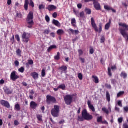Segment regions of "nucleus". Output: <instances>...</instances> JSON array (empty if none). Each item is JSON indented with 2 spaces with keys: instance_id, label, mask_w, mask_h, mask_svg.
<instances>
[{
  "instance_id": "nucleus-33",
  "label": "nucleus",
  "mask_w": 128,
  "mask_h": 128,
  "mask_svg": "<svg viewBox=\"0 0 128 128\" xmlns=\"http://www.w3.org/2000/svg\"><path fill=\"white\" fill-rule=\"evenodd\" d=\"M102 110L106 114H110V111H108V110L106 108H102Z\"/></svg>"
},
{
  "instance_id": "nucleus-29",
  "label": "nucleus",
  "mask_w": 128,
  "mask_h": 128,
  "mask_svg": "<svg viewBox=\"0 0 128 128\" xmlns=\"http://www.w3.org/2000/svg\"><path fill=\"white\" fill-rule=\"evenodd\" d=\"M14 110H15L20 112V104H16L15 105Z\"/></svg>"
},
{
  "instance_id": "nucleus-12",
  "label": "nucleus",
  "mask_w": 128,
  "mask_h": 128,
  "mask_svg": "<svg viewBox=\"0 0 128 128\" xmlns=\"http://www.w3.org/2000/svg\"><path fill=\"white\" fill-rule=\"evenodd\" d=\"M38 104H36L35 102L32 101L30 103V107L32 110H36V108H38Z\"/></svg>"
},
{
  "instance_id": "nucleus-52",
  "label": "nucleus",
  "mask_w": 128,
  "mask_h": 128,
  "mask_svg": "<svg viewBox=\"0 0 128 128\" xmlns=\"http://www.w3.org/2000/svg\"><path fill=\"white\" fill-rule=\"evenodd\" d=\"M44 32L46 34H48L50 32V29L46 30H44Z\"/></svg>"
},
{
  "instance_id": "nucleus-15",
  "label": "nucleus",
  "mask_w": 128,
  "mask_h": 128,
  "mask_svg": "<svg viewBox=\"0 0 128 128\" xmlns=\"http://www.w3.org/2000/svg\"><path fill=\"white\" fill-rule=\"evenodd\" d=\"M59 70L62 71V72L66 74V70H68V67H66V66H62L59 68Z\"/></svg>"
},
{
  "instance_id": "nucleus-27",
  "label": "nucleus",
  "mask_w": 128,
  "mask_h": 128,
  "mask_svg": "<svg viewBox=\"0 0 128 128\" xmlns=\"http://www.w3.org/2000/svg\"><path fill=\"white\" fill-rule=\"evenodd\" d=\"M57 34L60 36H62L64 34V31L63 30L60 29L57 31Z\"/></svg>"
},
{
  "instance_id": "nucleus-47",
  "label": "nucleus",
  "mask_w": 128,
  "mask_h": 128,
  "mask_svg": "<svg viewBox=\"0 0 128 128\" xmlns=\"http://www.w3.org/2000/svg\"><path fill=\"white\" fill-rule=\"evenodd\" d=\"M46 20L47 22H50V16H46Z\"/></svg>"
},
{
  "instance_id": "nucleus-18",
  "label": "nucleus",
  "mask_w": 128,
  "mask_h": 128,
  "mask_svg": "<svg viewBox=\"0 0 128 128\" xmlns=\"http://www.w3.org/2000/svg\"><path fill=\"white\" fill-rule=\"evenodd\" d=\"M28 4H30V2L28 0H25L24 8L26 11H28Z\"/></svg>"
},
{
  "instance_id": "nucleus-31",
  "label": "nucleus",
  "mask_w": 128,
  "mask_h": 128,
  "mask_svg": "<svg viewBox=\"0 0 128 128\" xmlns=\"http://www.w3.org/2000/svg\"><path fill=\"white\" fill-rule=\"evenodd\" d=\"M104 42H106V37L104 36H102L100 38V44H104Z\"/></svg>"
},
{
  "instance_id": "nucleus-24",
  "label": "nucleus",
  "mask_w": 128,
  "mask_h": 128,
  "mask_svg": "<svg viewBox=\"0 0 128 128\" xmlns=\"http://www.w3.org/2000/svg\"><path fill=\"white\" fill-rule=\"evenodd\" d=\"M71 24L74 28H76V18H73L72 19Z\"/></svg>"
},
{
  "instance_id": "nucleus-54",
  "label": "nucleus",
  "mask_w": 128,
  "mask_h": 128,
  "mask_svg": "<svg viewBox=\"0 0 128 128\" xmlns=\"http://www.w3.org/2000/svg\"><path fill=\"white\" fill-rule=\"evenodd\" d=\"M14 124L15 126H18L20 124V122H18V120H15L14 121Z\"/></svg>"
},
{
  "instance_id": "nucleus-58",
  "label": "nucleus",
  "mask_w": 128,
  "mask_h": 128,
  "mask_svg": "<svg viewBox=\"0 0 128 128\" xmlns=\"http://www.w3.org/2000/svg\"><path fill=\"white\" fill-rule=\"evenodd\" d=\"M79 58L80 60L82 61V64H84V62H86V60L84 58H82L80 57Z\"/></svg>"
},
{
  "instance_id": "nucleus-28",
  "label": "nucleus",
  "mask_w": 128,
  "mask_h": 128,
  "mask_svg": "<svg viewBox=\"0 0 128 128\" xmlns=\"http://www.w3.org/2000/svg\"><path fill=\"white\" fill-rule=\"evenodd\" d=\"M120 76L121 78H123L124 80H126L128 78V74L126 72H122L120 74Z\"/></svg>"
},
{
  "instance_id": "nucleus-64",
  "label": "nucleus",
  "mask_w": 128,
  "mask_h": 128,
  "mask_svg": "<svg viewBox=\"0 0 128 128\" xmlns=\"http://www.w3.org/2000/svg\"><path fill=\"white\" fill-rule=\"evenodd\" d=\"M124 128H128V124H124L123 125Z\"/></svg>"
},
{
  "instance_id": "nucleus-16",
  "label": "nucleus",
  "mask_w": 128,
  "mask_h": 128,
  "mask_svg": "<svg viewBox=\"0 0 128 128\" xmlns=\"http://www.w3.org/2000/svg\"><path fill=\"white\" fill-rule=\"evenodd\" d=\"M104 8L106 10H112V12L116 14V10L108 6H104Z\"/></svg>"
},
{
  "instance_id": "nucleus-53",
  "label": "nucleus",
  "mask_w": 128,
  "mask_h": 128,
  "mask_svg": "<svg viewBox=\"0 0 128 128\" xmlns=\"http://www.w3.org/2000/svg\"><path fill=\"white\" fill-rule=\"evenodd\" d=\"M118 104L120 108H122V101L119 100L118 102Z\"/></svg>"
},
{
  "instance_id": "nucleus-42",
  "label": "nucleus",
  "mask_w": 128,
  "mask_h": 128,
  "mask_svg": "<svg viewBox=\"0 0 128 128\" xmlns=\"http://www.w3.org/2000/svg\"><path fill=\"white\" fill-rule=\"evenodd\" d=\"M78 78H79L80 80H82V78H84V77L82 73L78 74Z\"/></svg>"
},
{
  "instance_id": "nucleus-32",
  "label": "nucleus",
  "mask_w": 128,
  "mask_h": 128,
  "mask_svg": "<svg viewBox=\"0 0 128 128\" xmlns=\"http://www.w3.org/2000/svg\"><path fill=\"white\" fill-rule=\"evenodd\" d=\"M58 87L59 89L60 88V90H66V85H64V84L60 85Z\"/></svg>"
},
{
  "instance_id": "nucleus-5",
  "label": "nucleus",
  "mask_w": 128,
  "mask_h": 128,
  "mask_svg": "<svg viewBox=\"0 0 128 128\" xmlns=\"http://www.w3.org/2000/svg\"><path fill=\"white\" fill-rule=\"evenodd\" d=\"M51 114L54 118H58L60 116V106H54V108L52 110Z\"/></svg>"
},
{
  "instance_id": "nucleus-26",
  "label": "nucleus",
  "mask_w": 128,
  "mask_h": 128,
  "mask_svg": "<svg viewBox=\"0 0 128 128\" xmlns=\"http://www.w3.org/2000/svg\"><path fill=\"white\" fill-rule=\"evenodd\" d=\"M56 60H60V52H57V55L54 57Z\"/></svg>"
},
{
  "instance_id": "nucleus-23",
  "label": "nucleus",
  "mask_w": 128,
  "mask_h": 128,
  "mask_svg": "<svg viewBox=\"0 0 128 128\" xmlns=\"http://www.w3.org/2000/svg\"><path fill=\"white\" fill-rule=\"evenodd\" d=\"M48 10H49V12H52V10H56V6L54 5H50L48 6Z\"/></svg>"
},
{
  "instance_id": "nucleus-51",
  "label": "nucleus",
  "mask_w": 128,
  "mask_h": 128,
  "mask_svg": "<svg viewBox=\"0 0 128 128\" xmlns=\"http://www.w3.org/2000/svg\"><path fill=\"white\" fill-rule=\"evenodd\" d=\"M79 16H80V18H84V12H80Z\"/></svg>"
},
{
  "instance_id": "nucleus-1",
  "label": "nucleus",
  "mask_w": 128,
  "mask_h": 128,
  "mask_svg": "<svg viewBox=\"0 0 128 128\" xmlns=\"http://www.w3.org/2000/svg\"><path fill=\"white\" fill-rule=\"evenodd\" d=\"M93 119L94 116L88 113V110L85 109L82 112V116H78V122H84V120L90 122Z\"/></svg>"
},
{
  "instance_id": "nucleus-17",
  "label": "nucleus",
  "mask_w": 128,
  "mask_h": 128,
  "mask_svg": "<svg viewBox=\"0 0 128 128\" xmlns=\"http://www.w3.org/2000/svg\"><path fill=\"white\" fill-rule=\"evenodd\" d=\"M110 24H112V20H109V22L105 26V30H108L110 28Z\"/></svg>"
},
{
  "instance_id": "nucleus-22",
  "label": "nucleus",
  "mask_w": 128,
  "mask_h": 128,
  "mask_svg": "<svg viewBox=\"0 0 128 128\" xmlns=\"http://www.w3.org/2000/svg\"><path fill=\"white\" fill-rule=\"evenodd\" d=\"M31 76L34 80H38V74L36 73V72L32 73Z\"/></svg>"
},
{
  "instance_id": "nucleus-62",
  "label": "nucleus",
  "mask_w": 128,
  "mask_h": 128,
  "mask_svg": "<svg viewBox=\"0 0 128 128\" xmlns=\"http://www.w3.org/2000/svg\"><path fill=\"white\" fill-rule=\"evenodd\" d=\"M94 48H91L90 50V54H94Z\"/></svg>"
},
{
  "instance_id": "nucleus-6",
  "label": "nucleus",
  "mask_w": 128,
  "mask_h": 128,
  "mask_svg": "<svg viewBox=\"0 0 128 128\" xmlns=\"http://www.w3.org/2000/svg\"><path fill=\"white\" fill-rule=\"evenodd\" d=\"M30 34L24 32L22 35V42H25V44H28L30 40Z\"/></svg>"
},
{
  "instance_id": "nucleus-36",
  "label": "nucleus",
  "mask_w": 128,
  "mask_h": 128,
  "mask_svg": "<svg viewBox=\"0 0 128 128\" xmlns=\"http://www.w3.org/2000/svg\"><path fill=\"white\" fill-rule=\"evenodd\" d=\"M102 116H100V117H98L97 118V122H100L102 124Z\"/></svg>"
},
{
  "instance_id": "nucleus-14",
  "label": "nucleus",
  "mask_w": 128,
  "mask_h": 128,
  "mask_svg": "<svg viewBox=\"0 0 128 128\" xmlns=\"http://www.w3.org/2000/svg\"><path fill=\"white\" fill-rule=\"evenodd\" d=\"M88 104L89 108H90V110H91L93 112H96V109L94 108V105L92 104V102H90V100H88Z\"/></svg>"
},
{
  "instance_id": "nucleus-34",
  "label": "nucleus",
  "mask_w": 128,
  "mask_h": 128,
  "mask_svg": "<svg viewBox=\"0 0 128 128\" xmlns=\"http://www.w3.org/2000/svg\"><path fill=\"white\" fill-rule=\"evenodd\" d=\"M24 67H21L18 69L19 72H21V74H24Z\"/></svg>"
},
{
  "instance_id": "nucleus-38",
  "label": "nucleus",
  "mask_w": 128,
  "mask_h": 128,
  "mask_svg": "<svg viewBox=\"0 0 128 128\" xmlns=\"http://www.w3.org/2000/svg\"><path fill=\"white\" fill-rule=\"evenodd\" d=\"M46 70L43 69L42 71V78H44V76H46Z\"/></svg>"
},
{
  "instance_id": "nucleus-45",
  "label": "nucleus",
  "mask_w": 128,
  "mask_h": 128,
  "mask_svg": "<svg viewBox=\"0 0 128 128\" xmlns=\"http://www.w3.org/2000/svg\"><path fill=\"white\" fill-rule=\"evenodd\" d=\"M78 52L79 54V56H82V55L84 54V52L82 50H78Z\"/></svg>"
},
{
  "instance_id": "nucleus-63",
  "label": "nucleus",
  "mask_w": 128,
  "mask_h": 128,
  "mask_svg": "<svg viewBox=\"0 0 128 128\" xmlns=\"http://www.w3.org/2000/svg\"><path fill=\"white\" fill-rule=\"evenodd\" d=\"M28 64H31V65L34 64V60H28Z\"/></svg>"
},
{
  "instance_id": "nucleus-39",
  "label": "nucleus",
  "mask_w": 128,
  "mask_h": 128,
  "mask_svg": "<svg viewBox=\"0 0 128 128\" xmlns=\"http://www.w3.org/2000/svg\"><path fill=\"white\" fill-rule=\"evenodd\" d=\"M16 52L18 56H22V50H20L18 49L16 50Z\"/></svg>"
},
{
  "instance_id": "nucleus-25",
  "label": "nucleus",
  "mask_w": 128,
  "mask_h": 128,
  "mask_svg": "<svg viewBox=\"0 0 128 128\" xmlns=\"http://www.w3.org/2000/svg\"><path fill=\"white\" fill-rule=\"evenodd\" d=\"M106 100L108 102H110V92L107 91L106 92Z\"/></svg>"
},
{
  "instance_id": "nucleus-59",
  "label": "nucleus",
  "mask_w": 128,
  "mask_h": 128,
  "mask_svg": "<svg viewBox=\"0 0 128 128\" xmlns=\"http://www.w3.org/2000/svg\"><path fill=\"white\" fill-rule=\"evenodd\" d=\"M95 0H84V2L88 3V2H95Z\"/></svg>"
},
{
  "instance_id": "nucleus-11",
  "label": "nucleus",
  "mask_w": 128,
  "mask_h": 128,
  "mask_svg": "<svg viewBox=\"0 0 128 128\" xmlns=\"http://www.w3.org/2000/svg\"><path fill=\"white\" fill-rule=\"evenodd\" d=\"M93 4L96 10H102V6H100V4L98 2H96V0H95L93 2Z\"/></svg>"
},
{
  "instance_id": "nucleus-21",
  "label": "nucleus",
  "mask_w": 128,
  "mask_h": 128,
  "mask_svg": "<svg viewBox=\"0 0 128 128\" xmlns=\"http://www.w3.org/2000/svg\"><path fill=\"white\" fill-rule=\"evenodd\" d=\"M92 78L93 79V82H94L95 84H99L100 80L98 76H92Z\"/></svg>"
},
{
  "instance_id": "nucleus-13",
  "label": "nucleus",
  "mask_w": 128,
  "mask_h": 128,
  "mask_svg": "<svg viewBox=\"0 0 128 128\" xmlns=\"http://www.w3.org/2000/svg\"><path fill=\"white\" fill-rule=\"evenodd\" d=\"M4 92L6 94H12V92H14V91L12 90H11L10 89V88L8 87H6L4 88Z\"/></svg>"
},
{
  "instance_id": "nucleus-49",
  "label": "nucleus",
  "mask_w": 128,
  "mask_h": 128,
  "mask_svg": "<svg viewBox=\"0 0 128 128\" xmlns=\"http://www.w3.org/2000/svg\"><path fill=\"white\" fill-rule=\"evenodd\" d=\"M30 6H32V8H34V2L32 1V0H30Z\"/></svg>"
},
{
  "instance_id": "nucleus-43",
  "label": "nucleus",
  "mask_w": 128,
  "mask_h": 128,
  "mask_svg": "<svg viewBox=\"0 0 128 128\" xmlns=\"http://www.w3.org/2000/svg\"><path fill=\"white\" fill-rule=\"evenodd\" d=\"M10 40L12 44H14V35H13L12 38L10 39Z\"/></svg>"
},
{
  "instance_id": "nucleus-4",
  "label": "nucleus",
  "mask_w": 128,
  "mask_h": 128,
  "mask_svg": "<svg viewBox=\"0 0 128 128\" xmlns=\"http://www.w3.org/2000/svg\"><path fill=\"white\" fill-rule=\"evenodd\" d=\"M91 22H92V27L93 28H94L96 32H98V34H100L102 32V23H100L99 24V30H98V26L96 24V21H94V18H91Z\"/></svg>"
},
{
  "instance_id": "nucleus-50",
  "label": "nucleus",
  "mask_w": 128,
  "mask_h": 128,
  "mask_svg": "<svg viewBox=\"0 0 128 128\" xmlns=\"http://www.w3.org/2000/svg\"><path fill=\"white\" fill-rule=\"evenodd\" d=\"M111 82L112 84H116V79H112L111 80Z\"/></svg>"
},
{
  "instance_id": "nucleus-7",
  "label": "nucleus",
  "mask_w": 128,
  "mask_h": 128,
  "mask_svg": "<svg viewBox=\"0 0 128 128\" xmlns=\"http://www.w3.org/2000/svg\"><path fill=\"white\" fill-rule=\"evenodd\" d=\"M47 104H56V99L52 96L48 95L46 96Z\"/></svg>"
},
{
  "instance_id": "nucleus-35",
  "label": "nucleus",
  "mask_w": 128,
  "mask_h": 128,
  "mask_svg": "<svg viewBox=\"0 0 128 128\" xmlns=\"http://www.w3.org/2000/svg\"><path fill=\"white\" fill-rule=\"evenodd\" d=\"M39 122H42V116L40 114H38L36 116Z\"/></svg>"
},
{
  "instance_id": "nucleus-8",
  "label": "nucleus",
  "mask_w": 128,
  "mask_h": 128,
  "mask_svg": "<svg viewBox=\"0 0 128 128\" xmlns=\"http://www.w3.org/2000/svg\"><path fill=\"white\" fill-rule=\"evenodd\" d=\"M64 100L67 106H70L72 104V96L71 95L66 96Z\"/></svg>"
},
{
  "instance_id": "nucleus-2",
  "label": "nucleus",
  "mask_w": 128,
  "mask_h": 128,
  "mask_svg": "<svg viewBox=\"0 0 128 128\" xmlns=\"http://www.w3.org/2000/svg\"><path fill=\"white\" fill-rule=\"evenodd\" d=\"M120 26H122V28L120 29V32L123 38L128 42V34L126 32H128V25L124 23L119 24Z\"/></svg>"
},
{
  "instance_id": "nucleus-55",
  "label": "nucleus",
  "mask_w": 128,
  "mask_h": 128,
  "mask_svg": "<svg viewBox=\"0 0 128 128\" xmlns=\"http://www.w3.org/2000/svg\"><path fill=\"white\" fill-rule=\"evenodd\" d=\"M52 16L54 18H58V13L55 12L54 14H53Z\"/></svg>"
},
{
  "instance_id": "nucleus-44",
  "label": "nucleus",
  "mask_w": 128,
  "mask_h": 128,
  "mask_svg": "<svg viewBox=\"0 0 128 128\" xmlns=\"http://www.w3.org/2000/svg\"><path fill=\"white\" fill-rule=\"evenodd\" d=\"M15 38L18 42H20V36L18 34L15 35Z\"/></svg>"
},
{
  "instance_id": "nucleus-40",
  "label": "nucleus",
  "mask_w": 128,
  "mask_h": 128,
  "mask_svg": "<svg viewBox=\"0 0 128 128\" xmlns=\"http://www.w3.org/2000/svg\"><path fill=\"white\" fill-rule=\"evenodd\" d=\"M123 94H124V92L121 91L118 94L117 96H118V98H120V96H122Z\"/></svg>"
},
{
  "instance_id": "nucleus-10",
  "label": "nucleus",
  "mask_w": 128,
  "mask_h": 128,
  "mask_svg": "<svg viewBox=\"0 0 128 128\" xmlns=\"http://www.w3.org/2000/svg\"><path fill=\"white\" fill-rule=\"evenodd\" d=\"M0 104L2 106L6 108H10V102L8 101H6L5 100H1Z\"/></svg>"
},
{
  "instance_id": "nucleus-46",
  "label": "nucleus",
  "mask_w": 128,
  "mask_h": 128,
  "mask_svg": "<svg viewBox=\"0 0 128 128\" xmlns=\"http://www.w3.org/2000/svg\"><path fill=\"white\" fill-rule=\"evenodd\" d=\"M122 122H124V118H118V122H119V124H122Z\"/></svg>"
},
{
  "instance_id": "nucleus-19",
  "label": "nucleus",
  "mask_w": 128,
  "mask_h": 128,
  "mask_svg": "<svg viewBox=\"0 0 128 128\" xmlns=\"http://www.w3.org/2000/svg\"><path fill=\"white\" fill-rule=\"evenodd\" d=\"M52 24H54L56 26H58V28H60V22L58 21V20H52Z\"/></svg>"
},
{
  "instance_id": "nucleus-20",
  "label": "nucleus",
  "mask_w": 128,
  "mask_h": 128,
  "mask_svg": "<svg viewBox=\"0 0 128 128\" xmlns=\"http://www.w3.org/2000/svg\"><path fill=\"white\" fill-rule=\"evenodd\" d=\"M58 48V47L56 45H52L48 48V52H50L52 50H56Z\"/></svg>"
},
{
  "instance_id": "nucleus-48",
  "label": "nucleus",
  "mask_w": 128,
  "mask_h": 128,
  "mask_svg": "<svg viewBox=\"0 0 128 128\" xmlns=\"http://www.w3.org/2000/svg\"><path fill=\"white\" fill-rule=\"evenodd\" d=\"M105 86L108 90H112V86L110 84H106Z\"/></svg>"
},
{
  "instance_id": "nucleus-3",
  "label": "nucleus",
  "mask_w": 128,
  "mask_h": 128,
  "mask_svg": "<svg viewBox=\"0 0 128 128\" xmlns=\"http://www.w3.org/2000/svg\"><path fill=\"white\" fill-rule=\"evenodd\" d=\"M26 20V22L28 24V28H32L34 24V12H30Z\"/></svg>"
},
{
  "instance_id": "nucleus-41",
  "label": "nucleus",
  "mask_w": 128,
  "mask_h": 128,
  "mask_svg": "<svg viewBox=\"0 0 128 128\" xmlns=\"http://www.w3.org/2000/svg\"><path fill=\"white\" fill-rule=\"evenodd\" d=\"M16 16L18 18H22V13H16Z\"/></svg>"
},
{
  "instance_id": "nucleus-61",
  "label": "nucleus",
  "mask_w": 128,
  "mask_h": 128,
  "mask_svg": "<svg viewBox=\"0 0 128 128\" xmlns=\"http://www.w3.org/2000/svg\"><path fill=\"white\" fill-rule=\"evenodd\" d=\"M74 32L75 34V36H78V34H80V31H78V30H75Z\"/></svg>"
},
{
  "instance_id": "nucleus-37",
  "label": "nucleus",
  "mask_w": 128,
  "mask_h": 128,
  "mask_svg": "<svg viewBox=\"0 0 128 128\" xmlns=\"http://www.w3.org/2000/svg\"><path fill=\"white\" fill-rule=\"evenodd\" d=\"M108 74L109 76H112V68H108Z\"/></svg>"
},
{
  "instance_id": "nucleus-30",
  "label": "nucleus",
  "mask_w": 128,
  "mask_h": 128,
  "mask_svg": "<svg viewBox=\"0 0 128 128\" xmlns=\"http://www.w3.org/2000/svg\"><path fill=\"white\" fill-rule=\"evenodd\" d=\"M86 14H92V10L88 8H86L84 10Z\"/></svg>"
},
{
  "instance_id": "nucleus-56",
  "label": "nucleus",
  "mask_w": 128,
  "mask_h": 128,
  "mask_svg": "<svg viewBox=\"0 0 128 128\" xmlns=\"http://www.w3.org/2000/svg\"><path fill=\"white\" fill-rule=\"evenodd\" d=\"M77 6L79 10H82V4H79L77 5Z\"/></svg>"
},
{
  "instance_id": "nucleus-9",
  "label": "nucleus",
  "mask_w": 128,
  "mask_h": 128,
  "mask_svg": "<svg viewBox=\"0 0 128 128\" xmlns=\"http://www.w3.org/2000/svg\"><path fill=\"white\" fill-rule=\"evenodd\" d=\"M18 72L16 71H13L10 74V80L12 82H16L17 80L20 78V76L16 74Z\"/></svg>"
},
{
  "instance_id": "nucleus-57",
  "label": "nucleus",
  "mask_w": 128,
  "mask_h": 128,
  "mask_svg": "<svg viewBox=\"0 0 128 128\" xmlns=\"http://www.w3.org/2000/svg\"><path fill=\"white\" fill-rule=\"evenodd\" d=\"M45 6H44L41 4L39 6V9L40 10H42V9H44L45 8Z\"/></svg>"
},
{
  "instance_id": "nucleus-60",
  "label": "nucleus",
  "mask_w": 128,
  "mask_h": 128,
  "mask_svg": "<svg viewBox=\"0 0 128 128\" xmlns=\"http://www.w3.org/2000/svg\"><path fill=\"white\" fill-rule=\"evenodd\" d=\"M14 64L16 66H20V62L18 60L15 61Z\"/></svg>"
}]
</instances>
